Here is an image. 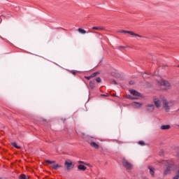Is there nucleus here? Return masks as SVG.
<instances>
[{"label":"nucleus","mask_w":179,"mask_h":179,"mask_svg":"<svg viewBox=\"0 0 179 179\" xmlns=\"http://www.w3.org/2000/svg\"><path fill=\"white\" fill-rule=\"evenodd\" d=\"M136 99H138L137 97H133V99H131V100H136Z\"/></svg>","instance_id":"c9c22d12"},{"label":"nucleus","mask_w":179,"mask_h":179,"mask_svg":"<svg viewBox=\"0 0 179 179\" xmlns=\"http://www.w3.org/2000/svg\"><path fill=\"white\" fill-rule=\"evenodd\" d=\"M88 143H90L92 148H94V149H99V148H100L99 144L96 143V139H94L93 137L88 138Z\"/></svg>","instance_id":"7ed1b4c3"},{"label":"nucleus","mask_w":179,"mask_h":179,"mask_svg":"<svg viewBox=\"0 0 179 179\" xmlns=\"http://www.w3.org/2000/svg\"><path fill=\"white\" fill-rule=\"evenodd\" d=\"M112 82L114 85H117V81H115V80H112Z\"/></svg>","instance_id":"2f4dec72"},{"label":"nucleus","mask_w":179,"mask_h":179,"mask_svg":"<svg viewBox=\"0 0 179 179\" xmlns=\"http://www.w3.org/2000/svg\"><path fill=\"white\" fill-rule=\"evenodd\" d=\"M11 145H12V146H13L16 149H21V147L18 146L17 144H16L15 142L11 143Z\"/></svg>","instance_id":"6ab92c4d"},{"label":"nucleus","mask_w":179,"mask_h":179,"mask_svg":"<svg viewBox=\"0 0 179 179\" xmlns=\"http://www.w3.org/2000/svg\"><path fill=\"white\" fill-rule=\"evenodd\" d=\"M71 73H72L73 75H76V71H71Z\"/></svg>","instance_id":"7c9ffc66"},{"label":"nucleus","mask_w":179,"mask_h":179,"mask_svg":"<svg viewBox=\"0 0 179 179\" xmlns=\"http://www.w3.org/2000/svg\"><path fill=\"white\" fill-rule=\"evenodd\" d=\"M131 106H133L134 108H140V107H142L143 103L141 102H133Z\"/></svg>","instance_id":"9d476101"},{"label":"nucleus","mask_w":179,"mask_h":179,"mask_svg":"<svg viewBox=\"0 0 179 179\" xmlns=\"http://www.w3.org/2000/svg\"><path fill=\"white\" fill-rule=\"evenodd\" d=\"M131 94H132L133 96H137L138 97H140L141 96V93H139L138 92H137L135 90H129Z\"/></svg>","instance_id":"9b49d317"},{"label":"nucleus","mask_w":179,"mask_h":179,"mask_svg":"<svg viewBox=\"0 0 179 179\" xmlns=\"http://www.w3.org/2000/svg\"><path fill=\"white\" fill-rule=\"evenodd\" d=\"M112 96H113V97H115V94H112Z\"/></svg>","instance_id":"e433bc0d"},{"label":"nucleus","mask_w":179,"mask_h":179,"mask_svg":"<svg viewBox=\"0 0 179 179\" xmlns=\"http://www.w3.org/2000/svg\"><path fill=\"white\" fill-rule=\"evenodd\" d=\"M146 109L148 113H153V111H155V105L148 104L146 106Z\"/></svg>","instance_id":"1a4fd4ad"},{"label":"nucleus","mask_w":179,"mask_h":179,"mask_svg":"<svg viewBox=\"0 0 179 179\" xmlns=\"http://www.w3.org/2000/svg\"><path fill=\"white\" fill-rule=\"evenodd\" d=\"M161 86H164L165 89L169 90L171 87L170 83L169 81L162 80L160 82Z\"/></svg>","instance_id":"6e6552de"},{"label":"nucleus","mask_w":179,"mask_h":179,"mask_svg":"<svg viewBox=\"0 0 179 179\" xmlns=\"http://www.w3.org/2000/svg\"><path fill=\"white\" fill-rule=\"evenodd\" d=\"M96 82H97V83H101V78H100L99 77H97L96 78Z\"/></svg>","instance_id":"b1692460"},{"label":"nucleus","mask_w":179,"mask_h":179,"mask_svg":"<svg viewBox=\"0 0 179 179\" xmlns=\"http://www.w3.org/2000/svg\"><path fill=\"white\" fill-rule=\"evenodd\" d=\"M120 48H125V46H122V45L119 46V47H118V49H120Z\"/></svg>","instance_id":"72a5a7b5"},{"label":"nucleus","mask_w":179,"mask_h":179,"mask_svg":"<svg viewBox=\"0 0 179 179\" xmlns=\"http://www.w3.org/2000/svg\"><path fill=\"white\" fill-rule=\"evenodd\" d=\"M64 166L66 168V170L68 171H69L70 170H72V169H73V167H75V165L73 164V163H72L71 160H66L64 163Z\"/></svg>","instance_id":"423d86ee"},{"label":"nucleus","mask_w":179,"mask_h":179,"mask_svg":"<svg viewBox=\"0 0 179 179\" xmlns=\"http://www.w3.org/2000/svg\"><path fill=\"white\" fill-rule=\"evenodd\" d=\"M61 167H62V166L57 164L52 166V169L53 170H58V169H61Z\"/></svg>","instance_id":"2eb2a0df"},{"label":"nucleus","mask_w":179,"mask_h":179,"mask_svg":"<svg viewBox=\"0 0 179 179\" xmlns=\"http://www.w3.org/2000/svg\"><path fill=\"white\" fill-rule=\"evenodd\" d=\"M178 67L179 68V65L178 66Z\"/></svg>","instance_id":"58836bf2"},{"label":"nucleus","mask_w":179,"mask_h":179,"mask_svg":"<svg viewBox=\"0 0 179 179\" xmlns=\"http://www.w3.org/2000/svg\"><path fill=\"white\" fill-rule=\"evenodd\" d=\"M78 169L81 171H85L86 170V166L85 165L80 164L78 166Z\"/></svg>","instance_id":"ddd939ff"},{"label":"nucleus","mask_w":179,"mask_h":179,"mask_svg":"<svg viewBox=\"0 0 179 179\" xmlns=\"http://www.w3.org/2000/svg\"><path fill=\"white\" fill-rule=\"evenodd\" d=\"M45 162L48 163V164H54V163H55V161H50L48 159H46Z\"/></svg>","instance_id":"412c9836"},{"label":"nucleus","mask_w":179,"mask_h":179,"mask_svg":"<svg viewBox=\"0 0 179 179\" xmlns=\"http://www.w3.org/2000/svg\"><path fill=\"white\" fill-rule=\"evenodd\" d=\"M112 76H115V78L118 77V73H111Z\"/></svg>","instance_id":"393cba45"},{"label":"nucleus","mask_w":179,"mask_h":179,"mask_svg":"<svg viewBox=\"0 0 179 179\" xmlns=\"http://www.w3.org/2000/svg\"><path fill=\"white\" fill-rule=\"evenodd\" d=\"M161 100L162 101L163 107L166 111V113H169L170 111V108L173 106L171 102L167 101V99L164 96H161Z\"/></svg>","instance_id":"f257e3e1"},{"label":"nucleus","mask_w":179,"mask_h":179,"mask_svg":"<svg viewBox=\"0 0 179 179\" xmlns=\"http://www.w3.org/2000/svg\"><path fill=\"white\" fill-rule=\"evenodd\" d=\"M129 83V85H134V81H130Z\"/></svg>","instance_id":"f704fd0d"},{"label":"nucleus","mask_w":179,"mask_h":179,"mask_svg":"<svg viewBox=\"0 0 179 179\" xmlns=\"http://www.w3.org/2000/svg\"><path fill=\"white\" fill-rule=\"evenodd\" d=\"M127 99H129L130 100H132L134 97H132L131 95H126Z\"/></svg>","instance_id":"cd10ccee"},{"label":"nucleus","mask_w":179,"mask_h":179,"mask_svg":"<svg viewBox=\"0 0 179 179\" xmlns=\"http://www.w3.org/2000/svg\"><path fill=\"white\" fill-rule=\"evenodd\" d=\"M101 97H108V95H106V94H101Z\"/></svg>","instance_id":"473e14b6"},{"label":"nucleus","mask_w":179,"mask_h":179,"mask_svg":"<svg viewBox=\"0 0 179 179\" xmlns=\"http://www.w3.org/2000/svg\"><path fill=\"white\" fill-rule=\"evenodd\" d=\"M87 33H94V34H98L99 35V36L98 37H100V36H101V34H99V33H97V32H96V31H92L91 30H89L88 31H87Z\"/></svg>","instance_id":"4be33fe9"},{"label":"nucleus","mask_w":179,"mask_h":179,"mask_svg":"<svg viewBox=\"0 0 179 179\" xmlns=\"http://www.w3.org/2000/svg\"><path fill=\"white\" fill-rule=\"evenodd\" d=\"M138 145H141V146H145V142L143 141H139Z\"/></svg>","instance_id":"a878e982"},{"label":"nucleus","mask_w":179,"mask_h":179,"mask_svg":"<svg viewBox=\"0 0 179 179\" xmlns=\"http://www.w3.org/2000/svg\"><path fill=\"white\" fill-rule=\"evenodd\" d=\"M78 31L80 32L81 34H86L87 31L85 29H83L82 28H79L78 29Z\"/></svg>","instance_id":"a211bd4d"},{"label":"nucleus","mask_w":179,"mask_h":179,"mask_svg":"<svg viewBox=\"0 0 179 179\" xmlns=\"http://www.w3.org/2000/svg\"><path fill=\"white\" fill-rule=\"evenodd\" d=\"M153 102L157 108H160V107H162V103H163V101H162V96L159 98L154 97Z\"/></svg>","instance_id":"20e7f679"},{"label":"nucleus","mask_w":179,"mask_h":179,"mask_svg":"<svg viewBox=\"0 0 179 179\" xmlns=\"http://www.w3.org/2000/svg\"><path fill=\"white\" fill-rule=\"evenodd\" d=\"M178 127H179V124H178Z\"/></svg>","instance_id":"4c0bfd02"},{"label":"nucleus","mask_w":179,"mask_h":179,"mask_svg":"<svg viewBox=\"0 0 179 179\" xmlns=\"http://www.w3.org/2000/svg\"><path fill=\"white\" fill-rule=\"evenodd\" d=\"M100 73L99 72H95L91 75V77L94 78L95 76H97Z\"/></svg>","instance_id":"5701e85b"},{"label":"nucleus","mask_w":179,"mask_h":179,"mask_svg":"<svg viewBox=\"0 0 179 179\" xmlns=\"http://www.w3.org/2000/svg\"><path fill=\"white\" fill-rule=\"evenodd\" d=\"M92 78H93V77H92V76H85V79H87V80H90V79Z\"/></svg>","instance_id":"c85d7f7f"},{"label":"nucleus","mask_w":179,"mask_h":179,"mask_svg":"<svg viewBox=\"0 0 179 179\" xmlns=\"http://www.w3.org/2000/svg\"><path fill=\"white\" fill-rule=\"evenodd\" d=\"M160 129L162 130L170 129V125H169V124L162 125V126H161Z\"/></svg>","instance_id":"4468645a"},{"label":"nucleus","mask_w":179,"mask_h":179,"mask_svg":"<svg viewBox=\"0 0 179 179\" xmlns=\"http://www.w3.org/2000/svg\"><path fill=\"white\" fill-rule=\"evenodd\" d=\"M90 87L91 89H94V81H90Z\"/></svg>","instance_id":"aec40b11"},{"label":"nucleus","mask_w":179,"mask_h":179,"mask_svg":"<svg viewBox=\"0 0 179 179\" xmlns=\"http://www.w3.org/2000/svg\"><path fill=\"white\" fill-rule=\"evenodd\" d=\"M119 33H127V34H130V36H135L136 37H139L140 38H142V36L136 34L131 31L120 30L119 31Z\"/></svg>","instance_id":"0eeeda50"},{"label":"nucleus","mask_w":179,"mask_h":179,"mask_svg":"<svg viewBox=\"0 0 179 179\" xmlns=\"http://www.w3.org/2000/svg\"><path fill=\"white\" fill-rule=\"evenodd\" d=\"M148 170H150V174L152 177H155V168L151 166H148Z\"/></svg>","instance_id":"f8f14e48"},{"label":"nucleus","mask_w":179,"mask_h":179,"mask_svg":"<svg viewBox=\"0 0 179 179\" xmlns=\"http://www.w3.org/2000/svg\"><path fill=\"white\" fill-rule=\"evenodd\" d=\"M173 179H179V176L176 173V175L173 178Z\"/></svg>","instance_id":"c756f323"},{"label":"nucleus","mask_w":179,"mask_h":179,"mask_svg":"<svg viewBox=\"0 0 179 179\" xmlns=\"http://www.w3.org/2000/svg\"><path fill=\"white\" fill-rule=\"evenodd\" d=\"M162 164H164L166 167V169L164 171V176H167V174H170L171 173V170L174 169V165L173 163H169L167 161H162Z\"/></svg>","instance_id":"f03ea898"},{"label":"nucleus","mask_w":179,"mask_h":179,"mask_svg":"<svg viewBox=\"0 0 179 179\" xmlns=\"http://www.w3.org/2000/svg\"><path fill=\"white\" fill-rule=\"evenodd\" d=\"M122 165L127 170H131L132 169V164H131L128 160H127L125 158L122 159Z\"/></svg>","instance_id":"39448f33"},{"label":"nucleus","mask_w":179,"mask_h":179,"mask_svg":"<svg viewBox=\"0 0 179 179\" xmlns=\"http://www.w3.org/2000/svg\"><path fill=\"white\" fill-rule=\"evenodd\" d=\"M78 163H79L80 164H85L86 166H87V164H86V162H83V161H78Z\"/></svg>","instance_id":"bb28decb"},{"label":"nucleus","mask_w":179,"mask_h":179,"mask_svg":"<svg viewBox=\"0 0 179 179\" xmlns=\"http://www.w3.org/2000/svg\"><path fill=\"white\" fill-rule=\"evenodd\" d=\"M19 178L20 179H29L30 177L24 175V174H21L20 176H19Z\"/></svg>","instance_id":"f3484780"},{"label":"nucleus","mask_w":179,"mask_h":179,"mask_svg":"<svg viewBox=\"0 0 179 179\" xmlns=\"http://www.w3.org/2000/svg\"><path fill=\"white\" fill-rule=\"evenodd\" d=\"M92 30H104V27H93Z\"/></svg>","instance_id":"dca6fc26"}]
</instances>
